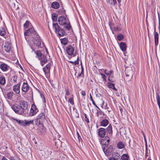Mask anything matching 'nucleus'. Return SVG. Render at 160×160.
Segmentation results:
<instances>
[{"instance_id": "obj_61", "label": "nucleus", "mask_w": 160, "mask_h": 160, "mask_svg": "<svg viewBox=\"0 0 160 160\" xmlns=\"http://www.w3.org/2000/svg\"><path fill=\"white\" fill-rule=\"evenodd\" d=\"M120 111H121V110H122V108H120Z\"/></svg>"}, {"instance_id": "obj_20", "label": "nucleus", "mask_w": 160, "mask_h": 160, "mask_svg": "<svg viewBox=\"0 0 160 160\" xmlns=\"http://www.w3.org/2000/svg\"><path fill=\"white\" fill-rule=\"evenodd\" d=\"M119 46L120 49L123 51H125L126 50L127 46L126 44L123 42H121L119 44Z\"/></svg>"}, {"instance_id": "obj_26", "label": "nucleus", "mask_w": 160, "mask_h": 160, "mask_svg": "<svg viewBox=\"0 0 160 160\" xmlns=\"http://www.w3.org/2000/svg\"><path fill=\"white\" fill-rule=\"evenodd\" d=\"M14 95V93L12 92H10L7 94V96L8 99L11 100L13 99L12 96Z\"/></svg>"}, {"instance_id": "obj_52", "label": "nucleus", "mask_w": 160, "mask_h": 160, "mask_svg": "<svg viewBox=\"0 0 160 160\" xmlns=\"http://www.w3.org/2000/svg\"><path fill=\"white\" fill-rule=\"evenodd\" d=\"M158 19H159V26H160V21L159 17V14L158 12Z\"/></svg>"}, {"instance_id": "obj_19", "label": "nucleus", "mask_w": 160, "mask_h": 160, "mask_svg": "<svg viewBox=\"0 0 160 160\" xmlns=\"http://www.w3.org/2000/svg\"><path fill=\"white\" fill-rule=\"evenodd\" d=\"M33 43L35 46L37 47H39L41 43V40L38 37L35 38L33 41Z\"/></svg>"}, {"instance_id": "obj_25", "label": "nucleus", "mask_w": 160, "mask_h": 160, "mask_svg": "<svg viewBox=\"0 0 160 160\" xmlns=\"http://www.w3.org/2000/svg\"><path fill=\"white\" fill-rule=\"evenodd\" d=\"M120 155L118 153H113L112 154V158H115V159L117 158V159L119 160H121L120 158L119 157Z\"/></svg>"}, {"instance_id": "obj_17", "label": "nucleus", "mask_w": 160, "mask_h": 160, "mask_svg": "<svg viewBox=\"0 0 160 160\" xmlns=\"http://www.w3.org/2000/svg\"><path fill=\"white\" fill-rule=\"evenodd\" d=\"M103 151L106 154L110 153L112 151V149L111 148L108 146H106L103 149Z\"/></svg>"}, {"instance_id": "obj_49", "label": "nucleus", "mask_w": 160, "mask_h": 160, "mask_svg": "<svg viewBox=\"0 0 160 160\" xmlns=\"http://www.w3.org/2000/svg\"><path fill=\"white\" fill-rule=\"evenodd\" d=\"M13 81L14 82H16L17 81V77L15 76H14L13 78Z\"/></svg>"}, {"instance_id": "obj_6", "label": "nucleus", "mask_w": 160, "mask_h": 160, "mask_svg": "<svg viewBox=\"0 0 160 160\" xmlns=\"http://www.w3.org/2000/svg\"><path fill=\"white\" fill-rule=\"evenodd\" d=\"M19 104V106L22 109L21 110L24 112V111L27 109L28 104L27 102L21 100Z\"/></svg>"}, {"instance_id": "obj_39", "label": "nucleus", "mask_w": 160, "mask_h": 160, "mask_svg": "<svg viewBox=\"0 0 160 160\" xmlns=\"http://www.w3.org/2000/svg\"><path fill=\"white\" fill-rule=\"evenodd\" d=\"M108 80L110 82H113L115 79L113 76H108Z\"/></svg>"}, {"instance_id": "obj_48", "label": "nucleus", "mask_w": 160, "mask_h": 160, "mask_svg": "<svg viewBox=\"0 0 160 160\" xmlns=\"http://www.w3.org/2000/svg\"><path fill=\"white\" fill-rule=\"evenodd\" d=\"M66 95H69V92L68 90H66Z\"/></svg>"}, {"instance_id": "obj_23", "label": "nucleus", "mask_w": 160, "mask_h": 160, "mask_svg": "<svg viewBox=\"0 0 160 160\" xmlns=\"http://www.w3.org/2000/svg\"><path fill=\"white\" fill-rule=\"evenodd\" d=\"M6 83V79L4 76L0 75V84L2 85H4Z\"/></svg>"}, {"instance_id": "obj_10", "label": "nucleus", "mask_w": 160, "mask_h": 160, "mask_svg": "<svg viewBox=\"0 0 160 160\" xmlns=\"http://www.w3.org/2000/svg\"><path fill=\"white\" fill-rule=\"evenodd\" d=\"M33 121H16L20 125L25 126L32 123Z\"/></svg>"}, {"instance_id": "obj_7", "label": "nucleus", "mask_w": 160, "mask_h": 160, "mask_svg": "<svg viewBox=\"0 0 160 160\" xmlns=\"http://www.w3.org/2000/svg\"><path fill=\"white\" fill-rule=\"evenodd\" d=\"M58 21L59 24L61 25H66L67 23L66 18L62 16L58 18Z\"/></svg>"}, {"instance_id": "obj_62", "label": "nucleus", "mask_w": 160, "mask_h": 160, "mask_svg": "<svg viewBox=\"0 0 160 160\" xmlns=\"http://www.w3.org/2000/svg\"><path fill=\"white\" fill-rule=\"evenodd\" d=\"M97 108H98V107L96 105H96H95Z\"/></svg>"}, {"instance_id": "obj_63", "label": "nucleus", "mask_w": 160, "mask_h": 160, "mask_svg": "<svg viewBox=\"0 0 160 160\" xmlns=\"http://www.w3.org/2000/svg\"><path fill=\"white\" fill-rule=\"evenodd\" d=\"M97 108H98V107L96 105H96H95Z\"/></svg>"}, {"instance_id": "obj_60", "label": "nucleus", "mask_w": 160, "mask_h": 160, "mask_svg": "<svg viewBox=\"0 0 160 160\" xmlns=\"http://www.w3.org/2000/svg\"><path fill=\"white\" fill-rule=\"evenodd\" d=\"M70 62L72 63H74V62L70 61Z\"/></svg>"}, {"instance_id": "obj_37", "label": "nucleus", "mask_w": 160, "mask_h": 160, "mask_svg": "<svg viewBox=\"0 0 160 160\" xmlns=\"http://www.w3.org/2000/svg\"><path fill=\"white\" fill-rule=\"evenodd\" d=\"M57 15L56 13H53L52 15V18L53 21L56 22L57 21Z\"/></svg>"}, {"instance_id": "obj_35", "label": "nucleus", "mask_w": 160, "mask_h": 160, "mask_svg": "<svg viewBox=\"0 0 160 160\" xmlns=\"http://www.w3.org/2000/svg\"><path fill=\"white\" fill-rule=\"evenodd\" d=\"M108 85L110 88L113 89L115 90L116 91L117 90V89L115 88L114 84H113L109 82L108 84Z\"/></svg>"}, {"instance_id": "obj_11", "label": "nucleus", "mask_w": 160, "mask_h": 160, "mask_svg": "<svg viewBox=\"0 0 160 160\" xmlns=\"http://www.w3.org/2000/svg\"><path fill=\"white\" fill-rule=\"evenodd\" d=\"M20 85L21 83H19L13 86V90L17 94H19L20 92Z\"/></svg>"}, {"instance_id": "obj_56", "label": "nucleus", "mask_w": 160, "mask_h": 160, "mask_svg": "<svg viewBox=\"0 0 160 160\" xmlns=\"http://www.w3.org/2000/svg\"><path fill=\"white\" fill-rule=\"evenodd\" d=\"M2 160H8L7 158H6L4 157H3L2 159Z\"/></svg>"}, {"instance_id": "obj_40", "label": "nucleus", "mask_w": 160, "mask_h": 160, "mask_svg": "<svg viewBox=\"0 0 160 160\" xmlns=\"http://www.w3.org/2000/svg\"><path fill=\"white\" fill-rule=\"evenodd\" d=\"M30 22L28 21H27L24 24V28H28Z\"/></svg>"}, {"instance_id": "obj_21", "label": "nucleus", "mask_w": 160, "mask_h": 160, "mask_svg": "<svg viewBox=\"0 0 160 160\" xmlns=\"http://www.w3.org/2000/svg\"><path fill=\"white\" fill-rule=\"evenodd\" d=\"M51 6L52 8L57 9L59 7V4L57 2H54L52 3Z\"/></svg>"}, {"instance_id": "obj_38", "label": "nucleus", "mask_w": 160, "mask_h": 160, "mask_svg": "<svg viewBox=\"0 0 160 160\" xmlns=\"http://www.w3.org/2000/svg\"><path fill=\"white\" fill-rule=\"evenodd\" d=\"M123 38V36L122 34H119L117 36L118 39L119 41L121 40Z\"/></svg>"}, {"instance_id": "obj_32", "label": "nucleus", "mask_w": 160, "mask_h": 160, "mask_svg": "<svg viewBox=\"0 0 160 160\" xmlns=\"http://www.w3.org/2000/svg\"><path fill=\"white\" fill-rule=\"evenodd\" d=\"M109 123L108 121H102L101 125L103 127L106 126Z\"/></svg>"}, {"instance_id": "obj_13", "label": "nucleus", "mask_w": 160, "mask_h": 160, "mask_svg": "<svg viewBox=\"0 0 160 160\" xmlns=\"http://www.w3.org/2000/svg\"><path fill=\"white\" fill-rule=\"evenodd\" d=\"M51 65V63H49L45 68H43V71L45 75L48 74L49 73Z\"/></svg>"}, {"instance_id": "obj_24", "label": "nucleus", "mask_w": 160, "mask_h": 160, "mask_svg": "<svg viewBox=\"0 0 160 160\" xmlns=\"http://www.w3.org/2000/svg\"><path fill=\"white\" fill-rule=\"evenodd\" d=\"M45 118L44 114L43 113H41L39 114L37 117V120H44Z\"/></svg>"}, {"instance_id": "obj_57", "label": "nucleus", "mask_w": 160, "mask_h": 160, "mask_svg": "<svg viewBox=\"0 0 160 160\" xmlns=\"http://www.w3.org/2000/svg\"><path fill=\"white\" fill-rule=\"evenodd\" d=\"M148 148L147 144H146V151H147Z\"/></svg>"}, {"instance_id": "obj_3", "label": "nucleus", "mask_w": 160, "mask_h": 160, "mask_svg": "<svg viewBox=\"0 0 160 160\" xmlns=\"http://www.w3.org/2000/svg\"><path fill=\"white\" fill-rule=\"evenodd\" d=\"M12 108L16 113L21 114L24 113L23 111L21 110V108L17 104L13 105L11 106Z\"/></svg>"}, {"instance_id": "obj_2", "label": "nucleus", "mask_w": 160, "mask_h": 160, "mask_svg": "<svg viewBox=\"0 0 160 160\" xmlns=\"http://www.w3.org/2000/svg\"><path fill=\"white\" fill-rule=\"evenodd\" d=\"M53 28L55 29V32L57 33L60 36H63L65 34V32L63 29H61L58 23H53Z\"/></svg>"}, {"instance_id": "obj_1", "label": "nucleus", "mask_w": 160, "mask_h": 160, "mask_svg": "<svg viewBox=\"0 0 160 160\" xmlns=\"http://www.w3.org/2000/svg\"><path fill=\"white\" fill-rule=\"evenodd\" d=\"M35 53L36 54V57L40 60V64L42 66L47 61L45 55L42 54L41 52L39 50L36 51Z\"/></svg>"}, {"instance_id": "obj_41", "label": "nucleus", "mask_w": 160, "mask_h": 160, "mask_svg": "<svg viewBox=\"0 0 160 160\" xmlns=\"http://www.w3.org/2000/svg\"><path fill=\"white\" fill-rule=\"evenodd\" d=\"M100 74L101 75L102 78L103 79L104 81H106L107 77L104 74L101 73H100Z\"/></svg>"}, {"instance_id": "obj_34", "label": "nucleus", "mask_w": 160, "mask_h": 160, "mask_svg": "<svg viewBox=\"0 0 160 160\" xmlns=\"http://www.w3.org/2000/svg\"><path fill=\"white\" fill-rule=\"evenodd\" d=\"M107 132L109 134L112 133V127L111 125H109L107 128Z\"/></svg>"}, {"instance_id": "obj_64", "label": "nucleus", "mask_w": 160, "mask_h": 160, "mask_svg": "<svg viewBox=\"0 0 160 160\" xmlns=\"http://www.w3.org/2000/svg\"><path fill=\"white\" fill-rule=\"evenodd\" d=\"M159 30L160 29V25L159 26Z\"/></svg>"}, {"instance_id": "obj_18", "label": "nucleus", "mask_w": 160, "mask_h": 160, "mask_svg": "<svg viewBox=\"0 0 160 160\" xmlns=\"http://www.w3.org/2000/svg\"><path fill=\"white\" fill-rule=\"evenodd\" d=\"M154 38L155 39V44L156 46H157L158 45V32H155V28L154 29Z\"/></svg>"}, {"instance_id": "obj_14", "label": "nucleus", "mask_w": 160, "mask_h": 160, "mask_svg": "<svg viewBox=\"0 0 160 160\" xmlns=\"http://www.w3.org/2000/svg\"><path fill=\"white\" fill-rule=\"evenodd\" d=\"M98 130V134L100 137L102 138L105 136L106 133V131L105 129L101 128Z\"/></svg>"}, {"instance_id": "obj_31", "label": "nucleus", "mask_w": 160, "mask_h": 160, "mask_svg": "<svg viewBox=\"0 0 160 160\" xmlns=\"http://www.w3.org/2000/svg\"><path fill=\"white\" fill-rule=\"evenodd\" d=\"M129 157L127 154H123L121 158L122 160H128Z\"/></svg>"}, {"instance_id": "obj_8", "label": "nucleus", "mask_w": 160, "mask_h": 160, "mask_svg": "<svg viewBox=\"0 0 160 160\" xmlns=\"http://www.w3.org/2000/svg\"><path fill=\"white\" fill-rule=\"evenodd\" d=\"M30 87L26 82H23L22 85V90L24 92H28L29 90Z\"/></svg>"}, {"instance_id": "obj_22", "label": "nucleus", "mask_w": 160, "mask_h": 160, "mask_svg": "<svg viewBox=\"0 0 160 160\" xmlns=\"http://www.w3.org/2000/svg\"><path fill=\"white\" fill-rule=\"evenodd\" d=\"M11 47V44L10 43H6L4 46L5 50L7 52H9Z\"/></svg>"}, {"instance_id": "obj_29", "label": "nucleus", "mask_w": 160, "mask_h": 160, "mask_svg": "<svg viewBox=\"0 0 160 160\" xmlns=\"http://www.w3.org/2000/svg\"><path fill=\"white\" fill-rule=\"evenodd\" d=\"M5 34V29L2 27L0 28V35L2 36H4Z\"/></svg>"}, {"instance_id": "obj_43", "label": "nucleus", "mask_w": 160, "mask_h": 160, "mask_svg": "<svg viewBox=\"0 0 160 160\" xmlns=\"http://www.w3.org/2000/svg\"><path fill=\"white\" fill-rule=\"evenodd\" d=\"M89 95H90V99L91 100V101H92V104L94 105H96V104L95 102H94L93 100V98H92V96H91V94L90 93L89 94Z\"/></svg>"}, {"instance_id": "obj_9", "label": "nucleus", "mask_w": 160, "mask_h": 160, "mask_svg": "<svg viewBox=\"0 0 160 160\" xmlns=\"http://www.w3.org/2000/svg\"><path fill=\"white\" fill-rule=\"evenodd\" d=\"M74 48L72 46L69 45L66 48V51L68 54L70 56L73 54Z\"/></svg>"}, {"instance_id": "obj_59", "label": "nucleus", "mask_w": 160, "mask_h": 160, "mask_svg": "<svg viewBox=\"0 0 160 160\" xmlns=\"http://www.w3.org/2000/svg\"><path fill=\"white\" fill-rule=\"evenodd\" d=\"M86 121V122L87 123H88L89 122V121Z\"/></svg>"}, {"instance_id": "obj_15", "label": "nucleus", "mask_w": 160, "mask_h": 160, "mask_svg": "<svg viewBox=\"0 0 160 160\" xmlns=\"http://www.w3.org/2000/svg\"><path fill=\"white\" fill-rule=\"evenodd\" d=\"M38 133L42 134H44L46 132V129L43 125H40L38 129Z\"/></svg>"}, {"instance_id": "obj_58", "label": "nucleus", "mask_w": 160, "mask_h": 160, "mask_svg": "<svg viewBox=\"0 0 160 160\" xmlns=\"http://www.w3.org/2000/svg\"><path fill=\"white\" fill-rule=\"evenodd\" d=\"M117 1L118 3H119L121 2V0H117Z\"/></svg>"}, {"instance_id": "obj_4", "label": "nucleus", "mask_w": 160, "mask_h": 160, "mask_svg": "<svg viewBox=\"0 0 160 160\" xmlns=\"http://www.w3.org/2000/svg\"><path fill=\"white\" fill-rule=\"evenodd\" d=\"M25 36H33L34 35L37 36V33L35 31L33 28H30L24 33Z\"/></svg>"}, {"instance_id": "obj_51", "label": "nucleus", "mask_w": 160, "mask_h": 160, "mask_svg": "<svg viewBox=\"0 0 160 160\" xmlns=\"http://www.w3.org/2000/svg\"><path fill=\"white\" fill-rule=\"evenodd\" d=\"M104 72L105 73V74H106L107 76H108V72H107V70H105Z\"/></svg>"}, {"instance_id": "obj_16", "label": "nucleus", "mask_w": 160, "mask_h": 160, "mask_svg": "<svg viewBox=\"0 0 160 160\" xmlns=\"http://www.w3.org/2000/svg\"><path fill=\"white\" fill-rule=\"evenodd\" d=\"M38 111V109L36 108V107L35 105H32L30 113V115L31 116L34 115Z\"/></svg>"}, {"instance_id": "obj_27", "label": "nucleus", "mask_w": 160, "mask_h": 160, "mask_svg": "<svg viewBox=\"0 0 160 160\" xmlns=\"http://www.w3.org/2000/svg\"><path fill=\"white\" fill-rule=\"evenodd\" d=\"M117 147L119 149H122L124 147V145L122 142H120L118 143Z\"/></svg>"}, {"instance_id": "obj_44", "label": "nucleus", "mask_w": 160, "mask_h": 160, "mask_svg": "<svg viewBox=\"0 0 160 160\" xmlns=\"http://www.w3.org/2000/svg\"><path fill=\"white\" fill-rule=\"evenodd\" d=\"M108 76H110V75L113 74V72L112 70H110L109 72H108Z\"/></svg>"}, {"instance_id": "obj_54", "label": "nucleus", "mask_w": 160, "mask_h": 160, "mask_svg": "<svg viewBox=\"0 0 160 160\" xmlns=\"http://www.w3.org/2000/svg\"><path fill=\"white\" fill-rule=\"evenodd\" d=\"M74 64H78V61H74Z\"/></svg>"}, {"instance_id": "obj_5", "label": "nucleus", "mask_w": 160, "mask_h": 160, "mask_svg": "<svg viewBox=\"0 0 160 160\" xmlns=\"http://www.w3.org/2000/svg\"><path fill=\"white\" fill-rule=\"evenodd\" d=\"M125 73L127 77H129L132 78L134 73L132 67H127L125 69Z\"/></svg>"}, {"instance_id": "obj_53", "label": "nucleus", "mask_w": 160, "mask_h": 160, "mask_svg": "<svg viewBox=\"0 0 160 160\" xmlns=\"http://www.w3.org/2000/svg\"><path fill=\"white\" fill-rule=\"evenodd\" d=\"M43 97H44L43 96ZM43 99V102H44V103H45L46 102V101H45V98L43 97V98H42Z\"/></svg>"}, {"instance_id": "obj_50", "label": "nucleus", "mask_w": 160, "mask_h": 160, "mask_svg": "<svg viewBox=\"0 0 160 160\" xmlns=\"http://www.w3.org/2000/svg\"><path fill=\"white\" fill-rule=\"evenodd\" d=\"M106 138V139H105V140H106L107 141V142H108H108L110 141V139L108 137H107V138Z\"/></svg>"}, {"instance_id": "obj_33", "label": "nucleus", "mask_w": 160, "mask_h": 160, "mask_svg": "<svg viewBox=\"0 0 160 160\" xmlns=\"http://www.w3.org/2000/svg\"><path fill=\"white\" fill-rule=\"evenodd\" d=\"M156 98L158 104H160V96L158 92L156 94Z\"/></svg>"}, {"instance_id": "obj_36", "label": "nucleus", "mask_w": 160, "mask_h": 160, "mask_svg": "<svg viewBox=\"0 0 160 160\" xmlns=\"http://www.w3.org/2000/svg\"><path fill=\"white\" fill-rule=\"evenodd\" d=\"M73 98V96L72 95V96L69 98L68 99V102H69L72 105H73L74 104Z\"/></svg>"}, {"instance_id": "obj_55", "label": "nucleus", "mask_w": 160, "mask_h": 160, "mask_svg": "<svg viewBox=\"0 0 160 160\" xmlns=\"http://www.w3.org/2000/svg\"><path fill=\"white\" fill-rule=\"evenodd\" d=\"M84 117H85V118L87 119V120H88V118L87 117V115L86 114H84Z\"/></svg>"}, {"instance_id": "obj_46", "label": "nucleus", "mask_w": 160, "mask_h": 160, "mask_svg": "<svg viewBox=\"0 0 160 160\" xmlns=\"http://www.w3.org/2000/svg\"><path fill=\"white\" fill-rule=\"evenodd\" d=\"M81 93L82 95L83 96H84L86 95L85 92L84 91H82L81 92Z\"/></svg>"}, {"instance_id": "obj_28", "label": "nucleus", "mask_w": 160, "mask_h": 160, "mask_svg": "<svg viewBox=\"0 0 160 160\" xmlns=\"http://www.w3.org/2000/svg\"><path fill=\"white\" fill-rule=\"evenodd\" d=\"M68 41L67 38H64L61 39V42L62 44L66 45L68 44Z\"/></svg>"}, {"instance_id": "obj_30", "label": "nucleus", "mask_w": 160, "mask_h": 160, "mask_svg": "<svg viewBox=\"0 0 160 160\" xmlns=\"http://www.w3.org/2000/svg\"><path fill=\"white\" fill-rule=\"evenodd\" d=\"M107 2L111 5L115 6L116 3L117 1L116 0H107Z\"/></svg>"}, {"instance_id": "obj_47", "label": "nucleus", "mask_w": 160, "mask_h": 160, "mask_svg": "<svg viewBox=\"0 0 160 160\" xmlns=\"http://www.w3.org/2000/svg\"><path fill=\"white\" fill-rule=\"evenodd\" d=\"M9 159L10 160H17L15 158L12 157H10L9 158Z\"/></svg>"}, {"instance_id": "obj_45", "label": "nucleus", "mask_w": 160, "mask_h": 160, "mask_svg": "<svg viewBox=\"0 0 160 160\" xmlns=\"http://www.w3.org/2000/svg\"><path fill=\"white\" fill-rule=\"evenodd\" d=\"M65 28L68 29H70L71 28V26L70 24L69 23H68L66 25V26L65 27Z\"/></svg>"}, {"instance_id": "obj_12", "label": "nucleus", "mask_w": 160, "mask_h": 160, "mask_svg": "<svg viewBox=\"0 0 160 160\" xmlns=\"http://www.w3.org/2000/svg\"><path fill=\"white\" fill-rule=\"evenodd\" d=\"M0 68L3 72H6L9 69L10 67L8 65L3 63L0 65Z\"/></svg>"}, {"instance_id": "obj_42", "label": "nucleus", "mask_w": 160, "mask_h": 160, "mask_svg": "<svg viewBox=\"0 0 160 160\" xmlns=\"http://www.w3.org/2000/svg\"><path fill=\"white\" fill-rule=\"evenodd\" d=\"M77 135L78 137V140L79 141V142H82V138L81 137L80 135H79L78 132H77Z\"/></svg>"}]
</instances>
